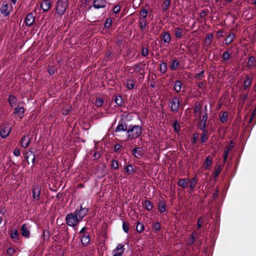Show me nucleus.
<instances>
[{
    "label": "nucleus",
    "mask_w": 256,
    "mask_h": 256,
    "mask_svg": "<svg viewBox=\"0 0 256 256\" xmlns=\"http://www.w3.org/2000/svg\"><path fill=\"white\" fill-rule=\"evenodd\" d=\"M142 132V127L140 126L130 125L127 130L128 139L134 140L139 137Z\"/></svg>",
    "instance_id": "obj_1"
},
{
    "label": "nucleus",
    "mask_w": 256,
    "mask_h": 256,
    "mask_svg": "<svg viewBox=\"0 0 256 256\" xmlns=\"http://www.w3.org/2000/svg\"><path fill=\"white\" fill-rule=\"evenodd\" d=\"M66 224L70 226H75L80 220L74 212L70 213L66 217Z\"/></svg>",
    "instance_id": "obj_2"
},
{
    "label": "nucleus",
    "mask_w": 256,
    "mask_h": 256,
    "mask_svg": "<svg viewBox=\"0 0 256 256\" xmlns=\"http://www.w3.org/2000/svg\"><path fill=\"white\" fill-rule=\"evenodd\" d=\"M12 130V126L8 123H4L0 128V135L3 138H6Z\"/></svg>",
    "instance_id": "obj_3"
},
{
    "label": "nucleus",
    "mask_w": 256,
    "mask_h": 256,
    "mask_svg": "<svg viewBox=\"0 0 256 256\" xmlns=\"http://www.w3.org/2000/svg\"><path fill=\"white\" fill-rule=\"evenodd\" d=\"M67 6L66 3L62 2L60 1H58L56 4V12L55 15L58 14L59 16H61L65 12Z\"/></svg>",
    "instance_id": "obj_4"
},
{
    "label": "nucleus",
    "mask_w": 256,
    "mask_h": 256,
    "mask_svg": "<svg viewBox=\"0 0 256 256\" xmlns=\"http://www.w3.org/2000/svg\"><path fill=\"white\" fill-rule=\"evenodd\" d=\"M88 212V208H83L82 205L80 206V209H77L74 212L80 220H82L87 214Z\"/></svg>",
    "instance_id": "obj_5"
},
{
    "label": "nucleus",
    "mask_w": 256,
    "mask_h": 256,
    "mask_svg": "<svg viewBox=\"0 0 256 256\" xmlns=\"http://www.w3.org/2000/svg\"><path fill=\"white\" fill-rule=\"evenodd\" d=\"M144 154V150L142 147H137L134 148L132 152V156L138 159L142 157Z\"/></svg>",
    "instance_id": "obj_6"
},
{
    "label": "nucleus",
    "mask_w": 256,
    "mask_h": 256,
    "mask_svg": "<svg viewBox=\"0 0 256 256\" xmlns=\"http://www.w3.org/2000/svg\"><path fill=\"white\" fill-rule=\"evenodd\" d=\"M180 105L179 98L174 96L172 98L170 104V108L172 112H176L178 111Z\"/></svg>",
    "instance_id": "obj_7"
},
{
    "label": "nucleus",
    "mask_w": 256,
    "mask_h": 256,
    "mask_svg": "<svg viewBox=\"0 0 256 256\" xmlns=\"http://www.w3.org/2000/svg\"><path fill=\"white\" fill-rule=\"evenodd\" d=\"M41 186L38 184L34 185L32 187V198L36 200L40 199V194L41 193Z\"/></svg>",
    "instance_id": "obj_8"
},
{
    "label": "nucleus",
    "mask_w": 256,
    "mask_h": 256,
    "mask_svg": "<svg viewBox=\"0 0 256 256\" xmlns=\"http://www.w3.org/2000/svg\"><path fill=\"white\" fill-rule=\"evenodd\" d=\"M106 0H94L92 2V6L96 9L105 8L107 5Z\"/></svg>",
    "instance_id": "obj_9"
},
{
    "label": "nucleus",
    "mask_w": 256,
    "mask_h": 256,
    "mask_svg": "<svg viewBox=\"0 0 256 256\" xmlns=\"http://www.w3.org/2000/svg\"><path fill=\"white\" fill-rule=\"evenodd\" d=\"M124 252V246L122 244H119L116 247L112 250L114 255L112 256H122Z\"/></svg>",
    "instance_id": "obj_10"
},
{
    "label": "nucleus",
    "mask_w": 256,
    "mask_h": 256,
    "mask_svg": "<svg viewBox=\"0 0 256 256\" xmlns=\"http://www.w3.org/2000/svg\"><path fill=\"white\" fill-rule=\"evenodd\" d=\"M34 20L35 17L34 14L32 12H30L26 16L24 20V22L26 26H30L34 22Z\"/></svg>",
    "instance_id": "obj_11"
},
{
    "label": "nucleus",
    "mask_w": 256,
    "mask_h": 256,
    "mask_svg": "<svg viewBox=\"0 0 256 256\" xmlns=\"http://www.w3.org/2000/svg\"><path fill=\"white\" fill-rule=\"evenodd\" d=\"M10 12V9L8 8V4L4 2L0 8V12L6 16L9 15Z\"/></svg>",
    "instance_id": "obj_12"
},
{
    "label": "nucleus",
    "mask_w": 256,
    "mask_h": 256,
    "mask_svg": "<svg viewBox=\"0 0 256 256\" xmlns=\"http://www.w3.org/2000/svg\"><path fill=\"white\" fill-rule=\"evenodd\" d=\"M21 234L23 236L28 238L30 235V232L28 230L26 224H23L20 228Z\"/></svg>",
    "instance_id": "obj_13"
},
{
    "label": "nucleus",
    "mask_w": 256,
    "mask_h": 256,
    "mask_svg": "<svg viewBox=\"0 0 256 256\" xmlns=\"http://www.w3.org/2000/svg\"><path fill=\"white\" fill-rule=\"evenodd\" d=\"M189 180L188 178H180L178 182V185L183 188H186L188 186Z\"/></svg>",
    "instance_id": "obj_14"
},
{
    "label": "nucleus",
    "mask_w": 256,
    "mask_h": 256,
    "mask_svg": "<svg viewBox=\"0 0 256 256\" xmlns=\"http://www.w3.org/2000/svg\"><path fill=\"white\" fill-rule=\"evenodd\" d=\"M252 79L253 78L252 76L246 75V80L244 82V90H246L251 85L252 82Z\"/></svg>",
    "instance_id": "obj_15"
},
{
    "label": "nucleus",
    "mask_w": 256,
    "mask_h": 256,
    "mask_svg": "<svg viewBox=\"0 0 256 256\" xmlns=\"http://www.w3.org/2000/svg\"><path fill=\"white\" fill-rule=\"evenodd\" d=\"M174 35L176 38H180L184 35V28H183L176 27L174 28Z\"/></svg>",
    "instance_id": "obj_16"
},
{
    "label": "nucleus",
    "mask_w": 256,
    "mask_h": 256,
    "mask_svg": "<svg viewBox=\"0 0 256 256\" xmlns=\"http://www.w3.org/2000/svg\"><path fill=\"white\" fill-rule=\"evenodd\" d=\"M30 142V139L28 136H24L20 140L22 146L24 148H27Z\"/></svg>",
    "instance_id": "obj_17"
},
{
    "label": "nucleus",
    "mask_w": 256,
    "mask_h": 256,
    "mask_svg": "<svg viewBox=\"0 0 256 256\" xmlns=\"http://www.w3.org/2000/svg\"><path fill=\"white\" fill-rule=\"evenodd\" d=\"M51 6L50 0H44L41 4L40 6L44 12H47Z\"/></svg>",
    "instance_id": "obj_18"
},
{
    "label": "nucleus",
    "mask_w": 256,
    "mask_h": 256,
    "mask_svg": "<svg viewBox=\"0 0 256 256\" xmlns=\"http://www.w3.org/2000/svg\"><path fill=\"white\" fill-rule=\"evenodd\" d=\"M127 126L126 123H120L118 124V126H116L114 132H126L128 130Z\"/></svg>",
    "instance_id": "obj_19"
},
{
    "label": "nucleus",
    "mask_w": 256,
    "mask_h": 256,
    "mask_svg": "<svg viewBox=\"0 0 256 256\" xmlns=\"http://www.w3.org/2000/svg\"><path fill=\"white\" fill-rule=\"evenodd\" d=\"M24 108L23 107H16L14 108V114L18 115L20 118L24 117Z\"/></svg>",
    "instance_id": "obj_20"
},
{
    "label": "nucleus",
    "mask_w": 256,
    "mask_h": 256,
    "mask_svg": "<svg viewBox=\"0 0 256 256\" xmlns=\"http://www.w3.org/2000/svg\"><path fill=\"white\" fill-rule=\"evenodd\" d=\"M180 65V63L178 61L174 58L170 62V68L172 70H175L178 68V67Z\"/></svg>",
    "instance_id": "obj_21"
},
{
    "label": "nucleus",
    "mask_w": 256,
    "mask_h": 256,
    "mask_svg": "<svg viewBox=\"0 0 256 256\" xmlns=\"http://www.w3.org/2000/svg\"><path fill=\"white\" fill-rule=\"evenodd\" d=\"M25 158L28 161V160L29 158H31L32 163L34 164L36 160L35 154L34 152L30 150L26 154Z\"/></svg>",
    "instance_id": "obj_22"
},
{
    "label": "nucleus",
    "mask_w": 256,
    "mask_h": 256,
    "mask_svg": "<svg viewBox=\"0 0 256 256\" xmlns=\"http://www.w3.org/2000/svg\"><path fill=\"white\" fill-rule=\"evenodd\" d=\"M162 40L165 43H170L171 40L170 34L168 32H164L162 34Z\"/></svg>",
    "instance_id": "obj_23"
},
{
    "label": "nucleus",
    "mask_w": 256,
    "mask_h": 256,
    "mask_svg": "<svg viewBox=\"0 0 256 256\" xmlns=\"http://www.w3.org/2000/svg\"><path fill=\"white\" fill-rule=\"evenodd\" d=\"M256 62V58L254 56H250L248 58V61L246 64V67L248 68H251L253 66L254 63Z\"/></svg>",
    "instance_id": "obj_24"
},
{
    "label": "nucleus",
    "mask_w": 256,
    "mask_h": 256,
    "mask_svg": "<svg viewBox=\"0 0 256 256\" xmlns=\"http://www.w3.org/2000/svg\"><path fill=\"white\" fill-rule=\"evenodd\" d=\"M135 86V82L133 80H128L126 84V86L128 89L131 90L134 88Z\"/></svg>",
    "instance_id": "obj_25"
},
{
    "label": "nucleus",
    "mask_w": 256,
    "mask_h": 256,
    "mask_svg": "<svg viewBox=\"0 0 256 256\" xmlns=\"http://www.w3.org/2000/svg\"><path fill=\"white\" fill-rule=\"evenodd\" d=\"M182 82L180 80H177L175 82L174 84V90L176 92H180L182 86Z\"/></svg>",
    "instance_id": "obj_26"
},
{
    "label": "nucleus",
    "mask_w": 256,
    "mask_h": 256,
    "mask_svg": "<svg viewBox=\"0 0 256 256\" xmlns=\"http://www.w3.org/2000/svg\"><path fill=\"white\" fill-rule=\"evenodd\" d=\"M158 211L162 213L166 210V204L164 201H160L158 205Z\"/></svg>",
    "instance_id": "obj_27"
},
{
    "label": "nucleus",
    "mask_w": 256,
    "mask_h": 256,
    "mask_svg": "<svg viewBox=\"0 0 256 256\" xmlns=\"http://www.w3.org/2000/svg\"><path fill=\"white\" fill-rule=\"evenodd\" d=\"M144 207L148 211H150L152 210L154 206L148 200H145L143 203Z\"/></svg>",
    "instance_id": "obj_28"
},
{
    "label": "nucleus",
    "mask_w": 256,
    "mask_h": 256,
    "mask_svg": "<svg viewBox=\"0 0 256 256\" xmlns=\"http://www.w3.org/2000/svg\"><path fill=\"white\" fill-rule=\"evenodd\" d=\"M202 106L200 104H194V112L196 114L198 113L199 118H201V113H202Z\"/></svg>",
    "instance_id": "obj_29"
},
{
    "label": "nucleus",
    "mask_w": 256,
    "mask_h": 256,
    "mask_svg": "<svg viewBox=\"0 0 256 256\" xmlns=\"http://www.w3.org/2000/svg\"><path fill=\"white\" fill-rule=\"evenodd\" d=\"M213 38H214V36H213L212 34L210 33V34H208L206 36L205 38V40H204V42H205L206 44L208 46H210L212 42Z\"/></svg>",
    "instance_id": "obj_30"
},
{
    "label": "nucleus",
    "mask_w": 256,
    "mask_h": 256,
    "mask_svg": "<svg viewBox=\"0 0 256 256\" xmlns=\"http://www.w3.org/2000/svg\"><path fill=\"white\" fill-rule=\"evenodd\" d=\"M72 110L71 106L66 105L62 108V114L66 116Z\"/></svg>",
    "instance_id": "obj_31"
},
{
    "label": "nucleus",
    "mask_w": 256,
    "mask_h": 256,
    "mask_svg": "<svg viewBox=\"0 0 256 256\" xmlns=\"http://www.w3.org/2000/svg\"><path fill=\"white\" fill-rule=\"evenodd\" d=\"M81 242L84 246H87L90 242L89 234L83 235L81 238Z\"/></svg>",
    "instance_id": "obj_32"
},
{
    "label": "nucleus",
    "mask_w": 256,
    "mask_h": 256,
    "mask_svg": "<svg viewBox=\"0 0 256 256\" xmlns=\"http://www.w3.org/2000/svg\"><path fill=\"white\" fill-rule=\"evenodd\" d=\"M197 236V232L195 231L193 232L190 234V238L188 240V244L189 245H192L195 242L196 238Z\"/></svg>",
    "instance_id": "obj_33"
},
{
    "label": "nucleus",
    "mask_w": 256,
    "mask_h": 256,
    "mask_svg": "<svg viewBox=\"0 0 256 256\" xmlns=\"http://www.w3.org/2000/svg\"><path fill=\"white\" fill-rule=\"evenodd\" d=\"M124 170H126V174L128 175L132 174L135 172L132 164L125 166Z\"/></svg>",
    "instance_id": "obj_34"
},
{
    "label": "nucleus",
    "mask_w": 256,
    "mask_h": 256,
    "mask_svg": "<svg viewBox=\"0 0 256 256\" xmlns=\"http://www.w3.org/2000/svg\"><path fill=\"white\" fill-rule=\"evenodd\" d=\"M234 34L233 33L230 34L225 39V42L226 45L230 44L234 40Z\"/></svg>",
    "instance_id": "obj_35"
},
{
    "label": "nucleus",
    "mask_w": 256,
    "mask_h": 256,
    "mask_svg": "<svg viewBox=\"0 0 256 256\" xmlns=\"http://www.w3.org/2000/svg\"><path fill=\"white\" fill-rule=\"evenodd\" d=\"M170 0H165L162 6V10L163 12L167 10L170 6Z\"/></svg>",
    "instance_id": "obj_36"
},
{
    "label": "nucleus",
    "mask_w": 256,
    "mask_h": 256,
    "mask_svg": "<svg viewBox=\"0 0 256 256\" xmlns=\"http://www.w3.org/2000/svg\"><path fill=\"white\" fill-rule=\"evenodd\" d=\"M197 182L196 176L194 177L188 182L190 188L193 190L195 188Z\"/></svg>",
    "instance_id": "obj_37"
},
{
    "label": "nucleus",
    "mask_w": 256,
    "mask_h": 256,
    "mask_svg": "<svg viewBox=\"0 0 256 256\" xmlns=\"http://www.w3.org/2000/svg\"><path fill=\"white\" fill-rule=\"evenodd\" d=\"M212 164V158H210V156H208L206 158L204 163V166L205 169L208 168V166H210Z\"/></svg>",
    "instance_id": "obj_38"
},
{
    "label": "nucleus",
    "mask_w": 256,
    "mask_h": 256,
    "mask_svg": "<svg viewBox=\"0 0 256 256\" xmlns=\"http://www.w3.org/2000/svg\"><path fill=\"white\" fill-rule=\"evenodd\" d=\"M17 101V98L14 95H10L8 98V102L11 106L15 105Z\"/></svg>",
    "instance_id": "obj_39"
},
{
    "label": "nucleus",
    "mask_w": 256,
    "mask_h": 256,
    "mask_svg": "<svg viewBox=\"0 0 256 256\" xmlns=\"http://www.w3.org/2000/svg\"><path fill=\"white\" fill-rule=\"evenodd\" d=\"M167 64L163 62L160 64V70L162 74L165 73L167 70Z\"/></svg>",
    "instance_id": "obj_40"
},
{
    "label": "nucleus",
    "mask_w": 256,
    "mask_h": 256,
    "mask_svg": "<svg viewBox=\"0 0 256 256\" xmlns=\"http://www.w3.org/2000/svg\"><path fill=\"white\" fill-rule=\"evenodd\" d=\"M114 100L118 106H122L123 104L122 98L120 96H116Z\"/></svg>",
    "instance_id": "obj_41"
},
{
    "label": "nucleus",
    "mask_w": 256,
    "mask_h": 256,
    "mask_svg": "<svg viewBox=\"0 0 256 256\" xmlns=\"http://www.w3.org/2000/svg\"><path fill=\"white\" fill-rule=\"evenodd\" d=\"M136 230L138 232L141 233L144 230V225L142 222H138L136 226Z\"/></svg>",
    "instance_id": "obj_42"
},
{
    "label": "nucleus",
    "mask_w": 256,
    "mask_h": 256,
    "mask_svg": "<svg viewBox=\"0 0 256 256\" xmlns=\"http://www.w3.org/2000/svg\"><path fill=\"white\" fill-rule=\"evenodd\" d=\"M160 224L159 222H156L152 225V230L154 232H157L160 230Z\"/></svg>",
    "instance_id": "obj_43"
},
{
    "label": "nucleus",
    "mask_w": 256,
    "mask_h": 256,
    "mask_svg": "<svg viewBox=\"0 0 256 256\" xmlns=\"http://www.w3.org/2000/svg\"><path fill=\"white\" fill-rule=\"evenodd\" d=\"M208 130H204V132H202V134H201L200 139L202 142L204 143L206 142L208 140L207 134H208Z\"/></svg>",
    "instance_id": "obj_44"
},
{
    "label": "nucleus",
    "mask_w": 256,
    "mask_h": 256,
    "mask_svg": "<svg viewBox=\"0 0 256 256\" xmlns=\"http://www.w3.org/2000/svg\"><path fill=\"white\" fill-rule=\"evenodd\" d=\"M139 24L142 30H144L146 26V20H141V17L140 18Z\"/></svg>",
    "instance_id": "obj_45"
},
{
    "label": "nucleus",
    "mask_w": 256,
    "mask_h": 256,
    "mask_svg": "<svg viewBox=\"0 0 256 256\" xmlns=\"http://www.w3.org/2000/svg\"><path fill=\"white\" fill-rule=\"evenodd\" d=\"M228 114L226 112H224L220 116V118L222 122L224 123L227 121Z\"/></svg>",
    "instance_id": "obj_46"
},
{
    "label": "nucleus",
    "mask_w": 256,
    "mask_h": 256,
    "mask_svg": "<svg viewBox=\"0 0 256 256\" xmlns=\"http://www.w3.org/2000/svg\"><path fill=\"white\" fill-rule=\"evenodd\" d=\"M230 55L228 53V52H224L222 56V58L223 60V61L225 62H226L227 61L230 60Z\"/></svg>",
    "instance_id": "obj_47"
},
{
    "label": "nucleus",
    "mask_w": 256,
    "mask_h": 256,
    "mask_svg": "<svg viewBox=\"0 0 256 256\" xmlns=\"http://www.w3.org/2000/svg\"><path fill=\"white\" fill-rule=\"evenodd\" d=\"M173 126H174V130L176 132H178L180 130V124L178 122L177 120H176L174 122Z\"/></svg>",
    "instance_id": "obj_48"
},
{
    "label": "nucleus",
    "mask_w": 256,
    "mask_h": 256,
    "mask_svg": "<svg viewBox=\"0 0 256 256\" xmlns=\"http://www.w3.org/2000/svg\"><path fill=\"white\" fill-rule=\"evenodd\" d=\"M231 151L230 150H229L228 148H226V147L224 148V162H225L228 158L229 152Z\"/></svg>",
    "instance_id": "obj_49"
},
{
    "label": "nucleus",
    "mask_w": 256,
    "mask_h": 256,
    "mask_svg": "<svg viewBox=\"0 0 256 256\" xmlns=\"http://www.w3.org/2000/svg\"><path fill=\"white\" fill-rule=\"evenodd\" d=\"M132 68L134 69V72H140L142 70V67L140 64H134Z\"/></svg>",
    "instance_id": "obj_50"
},
{
    "label": "nucleus",
    "mask_w": 256,
    "mask_h": 256,
    "mask_svg": "<svg viewBox=\"0 0 256 256\" xmlns=\"http://www.w3.org/2000/svg\"><path fill=\"white\" fill-rule=\"evenodd\" d=\"M204 222V219L202 217H200L197 221V226L198 228L200 229L202 228L203 222Z\"/></svg>",
    "instance_id": "obj_51"
},
{
    "label": "nucleus",
    "mask_w": 256,
    "mask_h": 256,
    "mask_svg": "<svg viewBox=\"0 0 256 256\" xmlns=\"http://www.w3.org/2000/svg\"><path fill=\"white\" fill-rule=\"evenodd\" d=\"M122 229L124 232L128 233L129 230V224L126 222H123Z\"/></svg>",
    "instance_id": "obj_52"
},
{
    "label": "nucleus",
    "mask_w": 256,
    "mask_h": 256,
    "mask_svg": "<svg viewBox=\"0 0 256 256\" xmlns=\"http://www.w3.org/2000/svg\"><path fill=\"white\" fill-rule=\"evenodd\" d=\"M140 16L143 18V19L145 20L147 16L148 12L146 9L143 8L140 11Z\"/></svg>",
    "instance_id": "obj_53"
},
{
    "label": "nucleus",
    "mask_w": 256,
    "mask_h": 256,
    "mask_svg": "<svg viewBox=\"0 0 256 256\" xmlns=\"http://www.w3.org/2000/svg\"><path fill=\"white\" fill-rule=\"evenodd\" d=\"M141 50H142L141 54H142V56H143L144 57H146L148 56V48H145L144 47H142V48Z\"/></svg>",
    "instance_id": "obj_54"
},
{
    "label": "nucleus",
    "mask_w": 256,
    "mask_h": 256,
    "mask_svg": "<svg viewBox=\"0 0 256 256\" xmlns=\"http://www.w3.org/2000/svg\"><path fill=\"white\" fill-rule=\"evenodd\" d=\"M111 167L114 169H118V162L116 160H112L111 164Z\"/></svg>",
    "instance_id": "obj_55"
},
{
    "label": "nucleus",
    "mask_w": 256,
    "mask_h": 256,
    "mask_svg": "<svg viewBox=\"0 0 256 256\" xmlns=\"http://www.w3.org/2000/svg\"><path fill=\"white\" fill-rule=\"evenodd\" d=\"M104 101L102 98H97L96 100L95 104L97 106H100L102 105Z\"/></svg>",
    "instance_id": "obj_56"
},
{
    "label": "nucleus",
    "mask_w": 256,
    "mask_h": 256,
    "mask_svg": "<svg viewBox=\"0 0 256 256\" xmlns=\"http://www.w3.org/2000/svg\"><path fill=\"white\" fill-rule=\"evenodd\" d=\"M11 236L13 238H17L18 236V230L16 229L14 230L12 232Z\"/></svg>",
    "instance_id": "obj_57"
},
{
    "label": "nucleus",
    "mask_w": 256,
    "mask_h": 256,
    "mask_svg": "<svg viewBox=\"0 0 256 256\" xmlns=\"http://www.w3.org/2000/svg\"><path fill=\"white\" fill-rule=\"evenodd\" d=\"M208 113H204V114L202 116V118L200 122L206 124V122L208 120Z\"/></svg>",
    "instance_id": "obj_58"
},
{
    "label": "nucleus",
    "mask_w": 256,
    "mask_h": 256,
    "mask_svg": "<svg viewBox=\"0 0 256 256\" xmlns=\"http://www.w3.org/2000/svg\"><path fill=\"white\" fill-rule=\"evenodd\" d=\"M221 172L220 166H219L218 168L216 170L214 173V177L216 178L218 177Z\"/></svg>",
    "instance_id": "obj_59"
},
{
    "label": "nucleus",
    "mask_w": 256,
    "mask_h": 256,
    "mask_svg": "<svg viewBox=\"0 0 256 256\" xmlns=\"http://www.w3.org/2000/svg\"><path fill=\"white\" fill-rule=\"evenodd\" d=\"M206 126V124H204V123H203L202 122H200V123L198 124V128L200 130H202V132H204V130H206L205 129Z\"/></svg>",
    "instance_id": "obj_60"
},
{
    "label": "nucleus",
    "mask_w": 256,
    "mask_h": 256,
    "mask_svg": "<svg viewBox=\"0 0 256 256\" xmlns=\"http://www.w3.org/2000/svg\"><path fill=\"white\" fill-rule=\"evenodd\" d=\"M198 133H195L193 135V140L192 141V144H195L196 143L198 140Z\"/></svg>",
    "instance_id": "obj_61"
},
{
    "label": "nucleus",
    "mask_w": 256,
    "mask_h": 256,
    "mask_svg": "<svg viewBox=\"0 0 256 256\" xmlns=\"http://www.w3.org/2000/svg\"><path fill=\"white\" fill-rule=\"evenodd\" d=\"M16 252V250L14 248H9L7 250V254L10 256H13Z\"/></svg>",
    "instance_id": "obj_62"
},
{
    "label": "nucleus",
    "mask_w": 256,
    "mask_h": 256,
    "mask_svg": "<svg viewBox=\"0 0 256 256\" xmlns=\"http://www.w3.org/2000/svg\"><path fill=\"white\" fill-rule=\"evenodd\" d=\"M120 6L119 5L115 6L113 8V12L115 14H118L120 10Z\"/></svg>",
    "instance_id": "obj_63"
},
{
    "label": "nucleus",
    "mask_w": 256,
    "mask_h": 256,
    "mask_svg": "<svg viewBox=\"0 0 256 256\" xmlns=\"http://www.w3.org/2000/svg\"><path fill=\"white\" fill-rule=\"evenodd\" d=\"M13 153L16 156H18L20 154V150L18 148H15L14 150Z\"/></svg>",
    "instance_id": "obj_64"
}]
</instances>
